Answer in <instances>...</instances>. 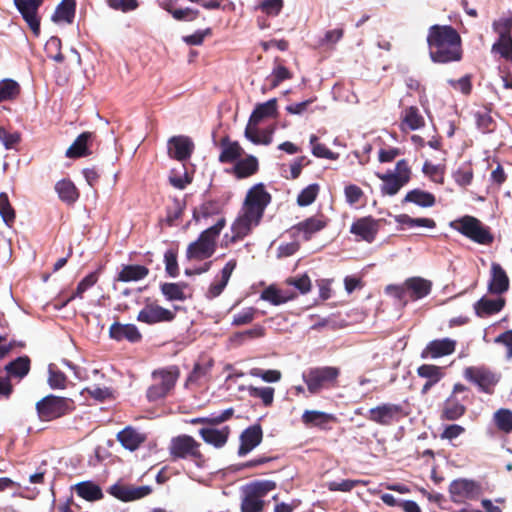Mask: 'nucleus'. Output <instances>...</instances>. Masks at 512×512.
I'll return each instance as SVG.
<instances>
[{
  "label": "nucleus",
  "mask_w": 512,
  "mask_h": 512,
  "mask_svg": "<svg viewBox=\"0 0 512 512\" xmlns=\"http://www.w3.org/2000/svg\"><path fill=\"white\" fill-rule=\"evenodd\" d=\"M475 119L478 129L483 133H491L495 129V122L489 112L478 111L475 113Z\"/></svg>",
  "instance_id": "nucleus-54"
},
{
  "label": "nucleus",
  "mask_w": 512,
  "mask_h": 512,
  "mask_svg": "<svg viewBox=\"0 0 512 512\" xmlns=\"http://www.w3.org/2000/svg\"><path fill=\"white\" fill-rule=\"evenodd\" d=\"M78 496L88 501H96L103 497L101 488L89 481L78 483L75 486Z\"/></svg>",
  "instance_id": "nucleus-40"
},
{
  "label": "nucleus",
  "mask_w": 512,
  "mask_h": 512,
  "mask_svg": "<svg viewBox=\"0 0 512 512\" xmlns=\"http://www.w3.org/2000/svg\"><path fill=\"white\" fill-rule=\"evenodd\" d=\"M14 3L34 35L38 36L40 33V20L37 12L43 0H14Z\"/></svg>",
  "instance_id": "nucleus-14"
},
{
  "label": "nucleus",
  "mask_w": 512,
  "mask_h": 512,
  "mask_svg": "<svg viewBox=\"0 0 512 512\" xmlns=\"http://www.w3.org/2000/svg\"><path fill=\"white\" fill-rule=\"evenodd\" d=\"M36 410L42 421H51L67 412L68 400L63 397L48 395L37 402Z\"/></svg>",
  "instance_id": "nucleus-11"
},
{
  "label": "nucleus",
  "mask_w": 512,
  "mask_h": 512,
  "mask_svg": "<svg viewBox=\"0 0 512 512\" xmlns=\"http://www.w3.org/2000/svg\"><path fill=\"white\" fill-rule=\"evenodd\" d=\"M265 502L262 499L245 490V495L241 502V512H262Z\"/></svg>",
  "instance_id": "nucleus-48"
},
{
  "label": "nucleus",
  "mask_w": 512,
  "mask_h": 512,
  "mask_svg": "<svg viewBox=\"0 0 512 512\" xmlns=\"http://www.w3.org/2000/svg\"><path fill=\"white\" fill-rule=\"evenodd\" d=\"M339 369L331 366L311 367L302 374V379L311 394H319L336 386Z\"/></svg>",
  "instance_id": "nucleus-4"
},
{
  "label": "nucleus",
  "mask_w": 512,
  "mask_h": 512,
  "mask_svg": "<svg viewBox=\"0 0 512 512\" xmlns=\"http://www.w3.org/2000/svg\"><path fill=\"white\" fill-rule=\"evenodd\" d=\"M175 318V313L157 304H147L137 316L139 322L149 325L159 322H170Z\"/></svg>",
  "instance_id": "nucleus-15"
},
{
  "label": "nucleus",
  "mask_w": 512,
  "mask_h": 512,
  "mask_svg": "<svg viewBox=\"0 0 512 512\" xmlns=\"http://www.w3.org/2000/svg\"><path fill=\"white\" fill-rule=\"evenodd\" d=\"M117 440L124 448L134 451L146 440V436L132 427H126L117 434Z\"/></svg>",
  "instance_id": "nucleus-25"
},
{
  "label": "nucleus",
  "mask_w": 512,
  "mask_h": 512,
  "mask_svg": "<svg viewBox=\"0 0 512 512\" xmlns=\"http://www.w3.org/2000/svg\"><path fill=\"white\" fill-rule=\"evenodd\" d=\"M193 149V142L186 136H174L168 141L169 156L179 161L188 159Z\"/></svg>",
  "instance_id": "nucleus-17"
},
{
  "label": "nucleus",
  "mask_w": 512,
  "mask_h": 512,
  "mask_svg": "<svg viewBox=\"0 0 512 512\" xmlns=\"http://www.w3.org/2000/svg\"><path fill=\"white\" fill-rule=\"evenodd\" d=\"M10 376L23 378L30 370V359L27 356L18 357L5 366Z\"/></svg>",
  "instance_id": "nucleus-41"
},
{
  "label": "nucleus",
  "mask_w": 512,
  "mask_h": 512,
  "mask_svg": "<svg viewBox=\"0 0 512 512\" xmlns=\"http://www.w3.org/2000/svg\"><path fill=\"white\" fill-rule=\"evenodd\" d=\"M403 123L407 125L410 130H418L425 125L423 116L415 106H410L405 109Z\"/></svg>",
  "instance_id": "nucleus-42"
},
{
  "label": "nucleus",
  "mask_w": 512,
  "mask_h": 512,
  "mask_svg": "<svg viewBox=\"0 0 512 512\" xmlns=\"http://www.w3.org/2000/svg\"><path fill=\"white\" fill-rule=\"evenodd\" d=\"M221 153L219 161L221 163H232L237 161L243 154V149L237 141H230L228 137H224L220 141Z\"/></svg>",
  "instance_id": "nucleus-26"
},
{
  "label": "nucleus",
  "mask_w": 512,
  "mask_h": 512,
  "mask_svg": "<svg viewBox=\"0 0 512 512\" xmlns=\"http://www.w3.org/2000/svg\"><path fill=\"white\" fill-rule=\"evenodd\" d=\"M319 192L318 184H310L304 188L297 197V203L301 207L308 206L314 202Z\"/></svg>",
  "instance_id": "nucleus-51"
},
{
  "label": "nucleus",
  "mask_w": 512,
  "mask_h": 512,
  "mask_svg": "<svg viewBox=\"0 0 512 512\" xmlns=\"http://www.w3.org/2000/svg\"><path fill=\"white\" fill-rule=\"evenodd\" d=\"M407 416L403 406L395 403H382L368 410L367 418L379 425L390 426Z\"/></svg>",
  "instance_id": "nucleus-9"
},
{
  "label": "nucleus",
  "mask_w": 512,
  "mask_h": 512,
  "mask_svg": "<svg viewBox=\"0 0 512 512\" xmlns=\"http://www.w3.org/2000/svg\"><path fill=\"white\" fill-rule=\"evenodd\" d=\"M326 223L318 217H310L297 224L295 229L303 234L305 240H309L311 236L325 227Z\"/></svg>",
  "instance_id": "nucleus-38"
},
{
  "label": "nucleus",
  "mask_w": 512,
  "mask_h": 512,
  "mask_svg": "<svg viewBox=\"0 0 512 512\" xmlns=\"http://www.w3.org/2000/svg\"><path fill=\"white\" fill-rule=\"evenodd\" d=\"M449 493L454 503H464L467 500H475L481 494V486L470 479L453 480L449 486Z\"/></svg>",
  "instance_id": "nucleus-12"
},
{
  "label": "nucleus",
  "mask_w": 512,
  "mask_h": 512,
  "mask_svg": "<svg viewBox=\"0 0 512 512\" xmlns=\"http://www.w3.org/2000/svg\"><path fill=\"white\" fill-rule=\"evenodd\" d=\"M276 488V483L270 480L258 481L252 483L246 487L247 490L252 495L256 496L259 499L265 497L270 491Z\"/></svg>",
  "instance_id": "nucleus-47"
},
{
  "label": "nucleus",
  "mask_w": 512,
  "mask_h": 512,
  "mask_svg": "<svg viewBox=\"0 0 512 512\" xmlns=\"http://www.w3.org/2000/svg\"><path fill=\"white\" fill-rule=\"evenodd\" d=\"M466 411V408L453 395L446 399L443 405L441 418L454 421L459 419Z\"/></svg>",
  "instance_id": "nucleus-35"
},
{
  "label": "nucleus",
  "mask_w": 512,
  "mask_h": 512,
  "mask_svg": "<svg viewBox=\"0 0 512 512\" xmlns=\"http://www.w3.org/2000/svg\"><path fill=\"white\" fill-rule=\"evenodd\" d=\"M234 414L233 408H227L221 413H212L208 417H199V418H193L190 420L191 424H200V423H208L212 425H218L221 424L227 420H229Z\"/></svg>",
  "instance_id": "nucleus-43"
},
{
  "label": "nucleus",
  "mask_w": 512,
  "mask_h": 512,
  "mask_svg": "<svg viewBox=\"0 0 512 512\" xmlns=\"http://www.w3.org/2000/svg\"><path fill=\"white\" fill-rule=\"evenodd\" d=\"M509 288V279L505 270L498 263L491 265V278L488 289L493 294H502Z\"/></svg>",
  "instance_id": "nucleus-21"
},
{
  "label": "nucleus",
  "mask_w": 512,
  "mask_h": 512,
  "mask_svg": "<svg viewBox=\"0 0 512 512\" xmlns=\"http://www.w3.org/2000/svg\"><path fill=\"white\" fill-rule=\"evenodd\" d=\"M250 375L262 379L265 382L273 383L281 379V372L279 370H263L261 368H253L250 370Z\"/></svg>",
  "instance_id": "nucleus-58"
},
{
  "label": "nucleus",
  "mask_w": 512,
  "mask_h": 512,
  "mask_svg": "<svg viewBox=\"0 0 512 512\" xmlns=\"http://www.w3.org/2000/svg\"><path fill=\"white\" fill-rule=\"evenodd\" d=\"M456 341L450 338L430 341L421 352V358H440L452 354L455 351Z\"/></svg>",
  "instance_id": "nucleus-16"
},
{
  "label": "nucleus",
  "mask_w": 512,
  "mask_h": 512,
  "mask_svg": "<svg viewBox=\"0 0 512 512\" xmlns=\"http://www.w3.org/2000/svg\"><path fill=\"white\" fill-rule=\"evenodd\" d=\"M92 138V133L84 132L80 134L72 145L67 149L66 156L69 158H77L89 154L88 142Z\"/></svg>",
  "instance_id": "nucleus-36"
},
{
  "label": "nucleus",
  "mask_w": 512,
  "mask_h": 512,
  "mask_svg": "<svg viewBox=\"0 0 512 512\" xmlns=\"http://www.w3.org/2000/svg\"><path fill=\"white\" fill-rule=\"evenodd\" d=\"M291 73L289 70L283 65H276L271 73V75L267 78L270 81L271 87H277L282 81L291 78Z\"/></svg>",
  "instance_id": "nucleus-60"
},
{
  "label": "nucleus",
  "mask_w": 512,
  "mask_h": 512,
  "mask_svg": "<svg viewBox=\"0 0 512 512\" xmlns=\"http://www.w3.org/2000/svg\"><path fill=\"white\" fill-rule=\"evenodd\" d=\"M257 126L258 125H252V123H248L245 128V137L253 144L269 145L272 142L274 128L272 127L270 129L260 131Z\"/></svg>",
  "instance_id": "nucleus-31"
},
{
  "label": "nucleus",
  "mask_w": 512,
  "mask_h": 512,
  "mask_svg": "<svg viewBox=\"0 0 512 512\" xmlns=\"http://www.w3.org/2000/svg\"><path fill=\"white\" fill-rule=\"evenodd\" d=\"M417 374L427 379L422 387V394H426L436 383L443 378L442 368L436 365L423 364L417 369Z\"/></svg>",
  "instance_id": "nucleus-23"
},
{
  "label": "nucleus",
  "mask_w": 512,
  "mask_h": 512,
  "mask_svg": "<svg viewBox=\"0 0 512 512\" xmlns=\"http://www.w3.org/2000/svg\"><path fill=\"white\" fill-rule=\"evenodd\" d=\"M435 202V196L432 193L420 189L409 191L403 199V203H414L423 208L432 207Z\"/></svg>",
  "instance_id": "nucleus-34"
},
{
  "label": "nucleus",
  "mask_w": 512,
  "mask_h": 512,
  "mask_svg": "<svg viewBox=\"0 0 512 512\" xmlns=\"http://www.w3.org/2000/svg\"><path fill=\"white\" fill-rule=\"evenodd\" d=\"M504 305L505 301L501 297L496 299L482 297L474 304V310L477 316L486 317L500 312Z\"/></svg>",
  "instance_id": "nucleus-27"
},
{
  "label": "nucleus",
  "mask_w": 512,
  "mask_h": 512,
  "mask_svg": "<svg viewBox=\"0 0 512 512\" xmlns=\"http://www.w3.org/2000/svg\"><path fill=\"white\" fill-rule=\"evenodd\" d=\"M109 336L115 341L127 340L131 343L139 342L142 335L134 324L114 322L109 328Z\"/></svg>",
  "instance_id": "nucleus-19"
},
{
  "label": "nucleus",
  "mask_w": 512,
  "mask_h": 512,
  "mask_svg": "<svg viewBox=\"0 0 512 512\" xmlns=\"http://www.w3.org/2000/svg\"><path fill=\"white\" fill-rule=\"evenodd\" d=\"M264 328L260 325L255 326L252 329L238 332L233 336V341L238 342L241 344L245 339H253V338H259L264 335Z\"/></svg>",
  "instance_id": "nucleus-64"
},
{
  "label": "nucleus",
  "mask_w": 512,
  "mask_h": 512,
  "mask_svg": "<svg viewBox=\"0 0 512 512\" xmlns=\"http://www.w3.org/2000/svg\"><path fill=\"white\" fill-rule=\"evenodd\" d=\"M405 286L409 297L412 300H419L430 294L432 284L421 277H411L405 281Z\"/></svg>",
  "instance_id": "nucleus-22"
},
{
  "label": "nucleus",
  "mask_w": 512,
  "mask_h": 512,
  "mask_svg": "<svg viewBox=\"0 0 512 512\" xmlns=\"http://www.w3.org/2000/svg\"><path fill=\"white\" fill-rule=\"evenodd\" d=\"M236 267V261L230 260L221 270V279L212 283L207 291L206 296L209 299H213L218 297L226 287L229 282V279Z\"/></svg>",
  "instance_id": "nucleus-24"
},
{
  "label": "nucleus",
  "mask_w": 512,
  "mask_h": 512,
  "mask_svg": "<svg viewBox=\"0 0 512 512\" xmlns=\"http://www.w3.org/2000/svg\"><path fill=\"white\" fill-rule=\"evenodd\" d=\"M259 168L258 160L255 156L249 155L244 159H238L233 167V173L238 179H243L254 175Z\"/></svg>",
  "instance_id": "nucleus-29"
},
{
  "label": "nucleus",
  "mask_w": 512,
  "mask_h": 512,
  "mask_svg": "<svg viewBox=\"0 0 512 512\" xmlns=\"http://www.w3.org/2000/svg\"><path fill=\"white\" fill-rule=\"evenodd\" d=\"M262 429L259 425H253L246 428L240 435L239 456H245L262 441Z\"/></svg>",
  "instance_id": "nucleus-18"
},
{
  "label": "nucleus",
  "mask_w": 512,
  "mask_h": 512,
  "mask_svg": "<svg viewBox=\"0 0 512 512\" xmlns=\"http://www.w3.org/2000/svg\"><path fill=\"white\" fill-rule=\"evenodd\" d=\"M378 222L371 217H364L354 222V252H357L359 257H364L371 252V248L360 252V245L362 241L371 244L378 233Z\"/></svg>",
  "instance_id": "nucleus-10"
},
{
  "label": "nucleus",
  "mask_w": 512,
  "mask_h": 512,
  "mask_svg": "<svg viewBox=\"0 0 512 512\" xmlns=\"http://www.w3.org/2000/svg\"><path fill=\"white\" fill-rule=\"evenodd\" d=\"M276 112L277 101L276 99H270L267 102L256 106L248 123H252V125H259L263 119L275 116Z\"/></svg>",
  "instance_id": "nucleus-32"
},
{
  "label": "nucleus",
  "mask_w": 512,
  "mask_h": 512,
  "mask_svg": "<svg viewBox=\"0 0 512 512\" xmlns=\"http://www.w3.org/2000/svg\"><path fill=\"white\" fill-rule=\"evenodd\" d=\"M494 422L497 428L504 432H512V411L509 409H499L494 413Z\"/></svg>",
  "instance_id": "nucleus-44"
},
{
  "label": "nucleus",
  "mask_w": 512,
  "mask_h": 512,
  "mask_svg": "<svg viewBox=\"0 0 512 512\" xmlns=\"http://www.w3.org/2000/svg\"><path fill=\"white\" fill-rule=\"evenodd\" d=\"M75 14V2L73 0H63L56 8L52 21L71 23Z\"/></svg>",
  "instance_id": "nucleus-39"
},
{
  "label": "nucleus",
  "mask_w": 512,
  "mask_h": 512,
  "mask_svg": "<svg viewBox=\"0 0 512 512\" xmlns=\"http://www.w3.org/2000/svg\"><path fill=\"white\" fill-rule=\"evenodd\" d=\"M377 176L382 180V194L393 196L410 181L411 169L408 162L401 159L396 163L394 170H388L386 173L377 174Z\"/></svg>",
  "instance_id": "nucleus-5"
},
{
  "label": "nucleus",
  "mask_w": 512,
  "mask_h": 512,
  "mask_svg": "<svg viewBox=\"0 0 512 512\" xmlns=\"http://www.w3.org/2000/svg\"><path fill=\"white\" fill-rule=\"evenodd\" d=\"M302 420L306 425L321 426L329 420V416L321 411L306 410L302 415Z\"/></svg>",
  "instance_id": "nucleus-55"
},
{
  "label": "nucleus",
  "mask_w": 512,
  "mask_h": 512,
  "mask_svg": "<svg viewBox=\"0 0 512 512\" xmlns=\"http://www.w3.org/2000/svg\"><path fill=\"white\" fill-rule=\"evenodd\" d=\"M492 27L494 32L498 34V39L512 38V15L495 20Z\"/></svg>",
  "instance_id": "nucleus-49"
},
{
  "label": "nucleus",
  "mask_w": 512,
  "mask_h": 512,
  "mask_svg": "<svg viewBox=\"0 0 512 512\" xmlns=\"http://www.w3.org/2000/svg\"><path fill=\"white\" fill-rule=\"evenodd\" d=\"M286 283L295 287L301 294H306L311 289V280L307 274L290 277L286 280Z\"/></svg>",
  "instance_id": "nucleus-59"
},
{
  "label": "nucleus",
  "mask_w": 512,
  "mask_h": 512,
  "mask_svg": "<svg viewBox=\"0 0 512 512\" xmlns=\"http://www.w3.org/2000/svg\"><path fill=\"white\" fill-rule=\"evenodd\" d=\"M226 225L225 218H219L211 227L204 230L198 239L189 244L187 257L189 259L203 260L211 257L216 249V240Z\"/></svg>",
  "instance_id": "nucleus-3"
},
{
  "label": "nucleus",
  "mask_w": 512,
  "mask_h": 512,
  "mask_svg": "<svg viewBox=\"0 0 512 512\" xmlns=\"http://www.w3.org/2000/svg\"><path fill=\"white\" fill-rule=\"evenodd\" d=\"M55 190L59 198L68 204L74 203L79 197L78 190L74 183L67 179L58 181L55 185Z\"/></svg>",
  "instance_id": "nucleus-37"
},
{
  "label": "nucleus",
  "mask_w": 512,
  "mask_h": 512,
  "mask_svg": "<svg viewBox=\"0 0 512 512\" xmlns=\"http://www.w3.org/2000/svg\"><path fill=\"white\" fill-rule=\"evenodd\" d=\"M184 288L185 285L179 283H164L161 286V291L169 301H182L185 299Z\"/></svg>",
  "instance_id": "nucleus-46"
},
{
  "label": "nucleus",
  "mask_w": 512,
  "mask_h": 512,
  "mask_svg": "<svg viewBox=\"0 0 512 512\" xmlns=\"http://www.w3.org/2000/svg\"><path fill=\"white\" fill-rule=\"evenodd\" d=\"M0 215L6 224L15 220V212L6 193L0 194Z\"/></svg>",
  "instance_id": "nucleus-57"
},
{
  "label": "nucleus",
  "mask_w": 512,
  "mask_h": 512,
  "mask_svg": "<svg viewBox=\"0 0 512 512\" xmlns=\"http://www.w3.org/2000/svg\"><path fill=\"white\" fill-rule=\"evenodd\" d=\"M149 273L147 267L143 265H126L117 276V280L121 282H132L144 279Z\"/></svg>",
  "instance_id": "nucleus-33"
},
{
  "label": "nucleus",
  "mask_w": 512,
  "mask_h": 512,
  "mask_svg": "<svg viewBox=\"0 0 512 512\" xmlns=\"http://www.w3.org/2000/svg\"><path fill=\"white\" fill-rule=\"evenodd\" d=\"M492 53H497L505 60L512 62V38L498 39L492 45Z\"/></svg>",
  "instance_id": "nucleus-53"
},
{
  "label": "nucleus",
  "mask_w": 512,
  "mask_h": 512,
  "mask_svg": "<svg viewBox=\"0 0 512 512\" xmlns=\"http://www.w3.org/2000/svg\"><path fill=\"white\" fill-rule=\"evenodd\" d=\"M178 376L179 371L176 367L154 371V383L147 390L148 400L157 401L164 398L175 386Z\"/></svg>",
  "instance_id": "nucleus-7"
},
{
  "label": "nucleus",
  "mask_w": 512,
  "mask_h": 512,
  "mask_svg": "<svg viewBox=\"0 0 512 512\" xmlns=\"http://www.w3.org/2000/svg\"><path fill=\"white\" fill-rule=\"evenodd\" d=\"M451 228L479 244H488L492 241L489 231L481 222L472 216H464L450 223Z\"/></svg>",
  "instance_id": "nucleus-8"
},
{
  "label": "nucleus",
  "mask_w": 512,
  "mask_h": 512,
  "mask_svg": "<svg viewBox=\"0 0 512 512\" xmlns=\"http://www.w3.org/2000/svg\"><path fill=\"white\" fill-rule=\"evenodd\" d=\"M274 388L272 387H249V394L252 397L261 399L265 406L272 404L274 399Z\"/></svg>",
  "instance_id": "nucleus-56"
},
{
  "label": "nucleus",
  "mask_w": 512,
  "mask_h": 512,
  "mask_svg": "<svg viewBox=\"0 0 512 512\" xmlns=\"http://www.w3.org/2000/svg\"><path fill=\"white\" fill-rule=\"evenodd\" d=\"M49 377L48 384L52 389H63L66 385V376L62 373L55 364H50L48 367Z\"/></svg>",
  "instance_id": "nucleus-52"
},
{
  "label": "nucleus",
  "mask_w": 512,
  "mask_h": 512,
  "mask_svg": "<svg viewBox=\"0 0 512 512\" xmlns=\"http://www.w3.org/2000/svg\"><path fill=\"white\" fill-rule=\"evenodd\" d=\"M270 202L271 195L264 184L253 185L247 191L238 216L231 225V234L223 236L221 246L229 247L248 236L260 224Z\"/></svg>",
  "instance_id": "nucleus-1"
},
{
  "label": "nucleus",
  "mask_w": 512,
  "mask_h": 512,
  "mask_svg": "<svg viewBox=\"0 0 512 512\" xmlns=\"http://www.w3.org/2000/svg\"><path fill=\"white\" fill-rule=\"evenodd\" d=\"M199 443L191 436L180 435L171 440L169 450L174 458H198L201 456L199 451Z\"/></svg>",
  "instance_id": "nucleus-13"
},
{
  "label": "nucleus",
  "mask_w": 512,
  "mask_h": 512,
  "mask_svg": "<svg viewBox=\"0 0 512 512\" xmlns=\"http://www.w3.org/2000/svg\"><path fill=\"white\" fill-rule=\"evenodd\" d=\"M19 93V85L16 81L5 79L0 82V103L15 98Z\"/></svg>",
  "instance_id": "nucleus-50"
},
{
  "label": "nucleus",
  "mask_w": 512,
  "mask_h": 512,
  "mask_svg": "<svg viewBox=\"0 0 512 512\" xmlns=\"http://www.w3.org/2000/svg\"><path fill=\"white\" fill-rule=\"evenodd\" d=\"M463 377L477 386L479 391L490 395L494 393V389L501 378L500 374L486 366L466 367L463 371Z\"/></svg>",
  "instance_id": "nucleus-6"
},
{
  "label": "nucleus",
  "mask_w": 512,
  "mask_h": 512,
  "mask_svg": "<svg viewBox=\"0 0 512 512\" xmlns=\"http://www.w3.org/2000/svg\"><path fill=\"white\" fill-rule=\"evenodd\" d=\"M255 308L249 307L233 316L232 325L241 326L251 323L255 318Z\"/></svg>",
  "instance_id": "nucleus-63"
},
{
  "label": "nucleus",
  "mask_w": 512,
  "mask_h": 512,
  "mask_svg": "<svg viewBox=\"0 0 512 512\" xmlns=\"http://www.w3.org/2000/svg\"><path fill=\"white\" fill-rule=\"evenodd\" d=\"M296 297V294L283 289H277L274 286H269L264 289L261 293L260 298L265 300L273 305H281L284 304Z\"/></svg>",
  "instance_id": "nucleus-30"
},
{
  "label": "nucleus",
  "mask_w": 512,
  "mask_h": 512,
  "mask_svg": "<svg viewBox=\"0 0 512 512\" xmlns=\"http://www.w3.org/2000/svg\"><path fill=\"white\" fill-rule=\"evenodd\" d=\"M107 4L114 10L127 13L138 8V0H107Z\"/></svg>",
  "instance_id": "nucleus-62"
},
{
  "label": "nucleus",
  "mask_w": 512,
  "mask_h": 512,
  "mask_svg": "<svg viewBox=\"0 0 512 512\" xmlns=\"http://www.w3.org/2000/svg\"><path fill=\"white\" fill-rule=\"evenodd\" d=\"M427 43L433 62L448 63L461 58V38L457 31L449 25L431 26Z\"/></svg>",
  "instance_id": "nucleus-2"
},
{
  "label": "nucleus",
  "mask_w": 512,
  "mask_h": 512,
  "mask_svg": "<svg viewBox=\"0 0 512 512\" xmlns=\"http://www.w3.org/2000/svg\"><path fill=\"white\" fill-rule=\"evenodd\" d=\"M452 177L459 186L466 187L472 182L473 169L469 163H464L453 172Z\"/></svg>",
  "instance_id": "nucleus-45"
},
{
  "label": "nucleus",
  "mask_w": 512,
  "mask_h": 512,
  "mask_svg": "<svg viewBox=\"0 0 512 512\" xmlns=\"http://www.w3.org/2000/svg\"><path fill=\"white\" fill-rule=\"evenodd\" d=\"M152 492V488L148 485L143 486H114L112 493L115 497L122 501H133L141 499Z\"/></svg>",
  "instance_id": "nucleus-20"
},
{
  "label": "nucleus",
  "mask_w": 512,
  "mask_h": 512,
  "mask_svg": "<svg viewBox=\"0 0 512 512\" xmlns=\"http://www.w3.org/2000/svg\"><path fill=\"white\" fill-rule=\"evenodd\" d=\"M21 136L19 132H9L0 126V142L9 150L13 149L20 142Z\"/></svg>",
  "instance_id": "nucleus-61"
},
{
  "label": "nucleus",
  "mask_w": 512,
  "mask_h": 512,
  "mask_svg": "<svg viewBox=\"0 0 512 512\" xmlns=\"http://www.w3.org/2000/svg\"><path fill=\"white\" fill-rule=\"evenodd\" d=\"M199 433L206 443L211 444L216 448H221L226 444L228 440L230 429L228 426H225L221 429L202 428L200 429Z\"/></svg>",
  "instance_id": "nucleus-28"
}]
</instances>
